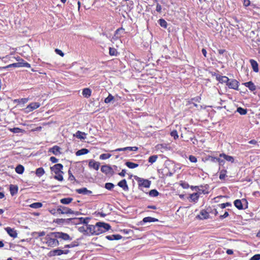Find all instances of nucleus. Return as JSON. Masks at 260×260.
<instances>
[{"label":"nucleus","instance_id":"nucleus-1","mask_svg":"<svg viewBox=\"0 0 260 260\" xmlns=\"http://www.w3.org/2000/svg\"><path fill=\"white\" fill-rule=\"evenodd\" d=\"M96 235H100L103 233L108 231L111 229V226L109 223L103 222H98L96 223Z\"/></svg>","mask_w":260,"mask_h":260},{"label":"nucleus","instance_id":"nucleus-2","mask_svg":"<svg viewBox=\"0 0 260 260\" xmlns=\"http://www.w3.org/2000/svg\"><path fill=\"white\" fill-rule=\"evenodd\" d=\"M57 238H54V236L51 235V233L48 234L45 239L46 240V244L48 246L54 247L59 245V243L57 240Z\"/></svg>","mask_w":260,"mask_h":260},{"label":"nucleus","instance_id":"nucleus-3","mask_svg":"<svg viewBox=\"0 0 260 260\" xmlns=\"http://www.w3.org/2000/svg\"><path fill=\"white\" fill-rule=\"evenodd\" d=\"M57 212H58V214H75L77 215L79 214V212L78 211L74 212L70 208L62 206H58L57 208Z\"/></svg>","mask_w":260,"mask_h":260},{"label":"nucleus","instance_id":"nucleus-4","mask_svg":"<svg viewBox=\"0 0 260 260\" xmlns=\"http://www.w3.org/2000/svg\"><path fill=\"white\" fill-rule=\"evenodd\" d=\"M51 235L54 236V238L61 239L65 241L72 240L69 235L62 232H52Z\"/></svg>","mask_w":260,"mask_h":260},{"label":"nucleus","instance_id":"nucleus-5","mask_svg":"<svg viewBox=\"0 0 260 260\" xmlns=\"http://www.w3.org/2000/svg\"><path fill=\"white\" fill-rule=\"evenodd\" d=\"M137 181L139 184V187H144L146 188H149L151 185V181L147 180L141 178H138Z\"/></svg>","mask_w":260,"mask_h":260},{"label":"nucleus","instance_id":"nucleus-6","mask_svg":"<svg viewBox=\"0 0 260 260\" xmlns=\"http://www.w3.org/2000/svg\"><path fill=\"white\" fill-rule=\"evenodd\" d=\"M40 104L38 102H34L29 104L24 109L26 113H29L33 110L38 108L40 106Z\"/></svg>","mask_w":260,"mask_h":260},{"label":"nucleus","instance_id":"nucleus-7","mask_svg":"<svg viewBox=\"0 0 260 260\" xmlns=\"http://www.w3.org/2000/svg\"><path fill=\"white\" fill-rule=\"evenodd\" d=\"M239 82L236 79H230L228 82L227 86L231 89L238 90Z\"/></svg>","mask_w":260,"mask_h":260},{"label":"nucleus","instance_id":"nucleus-8","mask_svg":"<svg viewBox=\"0 0 260 260\" xmlns=\"http://www.w3.org/2000/svg\"><path fill=\"white\" fill-rule=\"evenodd\" d=\"M101 170L106 175L111 174L112 175L114 174L113 168L109 165H106L102 166Z\"/></svg>","mask_w":260,"mask_h":260},{"label":"nucleus","instance_id":"nucleus-9","mask_svg":"<svg viewBox=\"0 0 260 260\" xmlns=\"http://www.w3.org/2000/svg\"><path fill=\"white\" fill-rule=\"evenodd\" d=\"M63 166L61 164H57L50 168L51 171L53 172L55 174H58L60 173L63 174L62 171Z\"/></svg>","mask_w":260,"mask_h":260},{"label":"nucleus","instance_id":"nucleus-10","mask_svg":"<svg viewBox=\"0 0 260 260\" xmlns=\"http://www.w3.org/2000/svg\"><path fill=\"white\" fill-rule=\"evenodd\" d=\"M209 214L205 210H202L200 211V214L196 216V218L201 220L209 218Z\"/></svg>","mask_w":260,"mask_h":260},{"label":"nucleus","instance_id":"nucleus-11","mask_svg":"<svg viewBox=\"0 0 260 260\" xmlns=\"http://www.w3.org/2000/svg\"><path fill=\"white\" fill-rule=\"evenodd\" d=\"M138 148L137 147H126L124 148H117L114 150L113 152H117V151H137Z\"/></svg>","mask_w":260,"mask_h":260},{"label":"nucleus","instance_id":"nucleus-12","mask_svg":"<svg viewBox=\"0 0 260 260\" xmlns=\"http://www.w3.org/2000/svg\"><path fill=\"white\" fill-rule=\"evenodd\" d=\"M100 166V163L95 161L93 159H90L89 161L88 166L90 168H93L95 170H98Z\"/></svg>","mask_w":260,"mask_h":260},{"label":"nucleus","instance_id":"nucleus-13","mask_svg":"<svg viewBox=\"0 0 260 260\" xmlns=\"http://www.w3.org/2000/svg\"><path fill=\"white\" fill-rule=\"evenodd\" d=\"M158 221V220L155 218L148 216L144 217L143 220L140 222V224L143 225L145 223L156 222Z\"/></svg>","mask_w":260,"mask_h":260},{"label":"nucleus","instance_id":"nucleus-14","mask_svg":"<svg viewBox=\"0 0 260 260\" xmlns=\"http://www.w3.org/2000/svg\"><path fill=\"white\" fill-rule=\"evenodd\" d=\"M5 230L10 237L14 238L17 237V233L14 229H12L10 227H7L5 228Z\"/></svg>","mask_w":260,"mask_h":260},{"label":"nucleus","instance_id":"nucleus-15","mask_svg":"<svg viewBox=\"0 0 260 260\" xmlns=\"http://www.w3.org/2000/svg\"><path fill=\"white\" fill-rule=\"evenodd\" d=\"M60 149L59 146L55 145L50 148L49 152H52L55 155H58L61 154Z\"/></svg>","mask_w":260,"mask_h":260},{"label":"nucleus","instance_id":"nucleus-16","mask_svg":"<svg viewBox=\"0 0 260 260\" xmlns=\"http://www.w3.org/2000/svg\"><path fill=\"white\" fill-rule=\"evenodd\" d=\"M76 192L79 194L90 195L92 193L91 190H88L86 187H83L76 190Z\"/></svg>","mask_w":260,"mask_h":260},{"label":"nucleus","instance_id":"nucleus-17","mask_svg":"<svg viewBox=\"0 0 260 260\" xmlns=\"http://www.w3.org/2000/svg\"><path fill=\"white\" fill-rule=\"evenodd\" d=\"M96 224L93 225H90V224H87L86 225V230H87V234L90 233L92 235H95L96 233L95 232L96 231Z\"/></svg>","mask_w":260,"mask_h":260},{"label":"nucleus","instance_id":"nucleus-18","mask_svg":"<svg viewBox=\"0 0 260 260\" xmlns=\"http://www.w3.org/2000/svg\"><path fill=\"white\" fill-rule=\"evenodd\" d=\"M216 79L217 81H218L221 83H226L227 85L228 81H229V79L226 76H222L219 75H217L216 76Z\"/></svg>","mask_w":260,"mask_h":260},{"label":"nucleus","instance_id":"nucleus-19","mask_svg":"<svg viewBox=\"0 0 260 260\" xmlns=\"http://www.w3.org/2000/svg\"><path fill=\"white\" fill-rule=\"evenodd\" d=\"M243 84L246 87L248 88V89L251 91H254L256 90V86L254 84L252 81H249L247 82L243 83Z\"/></svg>","mask_w":260,"mask_h":260},{"label":"nucleus","instance_id":"nucleus-20","mask_svg":"<svg viewBox=\"0 0 260 260\" xmlns=\"http://www.w3.org/2000/svg\"><path fill=\"white\" fill-rule=\"evenodd\" d=\"M117 185L121 187L124 191H127L128 190V187L125 179H123L119 181Z\"/></svg>","mask_w":260,"mask_h":260},{"label":"nucleus","instance_id":"nucleus-21","mask_svg":"<svg viewBox=\"0 0 260 260\" xmlns=\"http://www.w3.org/2000/svg\"><path fill=\"white\" fill-rule=\"evenodd\" d=\"M61 254H62V250L61 249H54L50 251L48 253L50 256L61 255Z\"/></svg>","mask_w":260,"mask_h":260},{"label":"nucleus","instance_id":"nucleus-22","mask_svg":"<svg viewBox=\"0 0 260 260\" xmlns=\"http://www.w3.org/2000/svg\"><path fill=\"white\" fill-rule=\"evenodd\" d=\"M250 62L254 72L257 73L258 72V65L257 62L254 59H250Z\"/></svg>","mask_w":260,"mask_h":260},{"label":"nucleus","instance_id":"nucleus-23","mask_svg":"<svg viewBox=\"0 0 260 260\" xmlns=\"http://www.w3.org/2000/svg\"><path fill=\"white\" fill-rule=\"evenodd\" d=\"M122 238V237L120 235H108L106 237V238L109 240H118L121 239Z\"/></svg>","mask_w":260,"mask_h":260},{"label":"nucleus","instance_id":"nucleus-24","mask_svg":"<svg viewBox=\"0 0 260 260\" xmlns=\"http://www.w3.org/2000/svg\"><path fill=\"white\" fill-rule=\"evenodd\" d=\"M219 156L220 157H223L224 159L228 161L231 162H234V158L233 156L228 155L224 153L220 154Z\"/></svg>","mask_w":260,"mask_h":260},{"label":"nucleus","instance_id":"nucleus-25","mask_svg":"<svg viewBox=\"0 0 260 260\" xmlns=\"http://www.w3.org/2000/svg\"><path fill=\"white\" fill-rule=\"evenodd\" d=\"M18 186L15 185H10V191L11 194L13 196L16 194L18 192Z\"/></svg>","mask_w":260,"mask_h":260},{"label":"nucleus","instance_id":"nucleus-26","mask_svg":"<svg viewBox=\"0 0 260 260\" xmlns=\"http://www.w3.org/2000/svg\"><path fill=\"white\" fill-rule=\"evenodd\" d=\"M91 94V90L88 88H86L83 89L82 95L86 98H88L90 96Z\"/></svg>","mask_w":260,"mask_h":260},{"label":"nucleus","instance_id":"nucleus-27","mask_svg":"<svg viewBox=\"0 0 260 260\" xmlns=\"http://www.w3.org/2000/svg\"><path fill=\"white\" fill-rule=\"evenodd\" d=\"M71 220V218L69 219H62V218H58L56 219L54 222L58 224H63V223H69V221Z\"/></svg>","mask_w":260,"mask_h":260},{"label":"nucleus","instance_id":"nucleus-28","mask_svg":"<svg viewBox=\"0 0 260 260\" xmlns=\"http://www.w3.org/2000/svg\"><path fill=\"white\" fill-rule=\"evenodd\" d=\"M234 204L239 210H242L243 209V205L240 200H236L234 202Z\"/></svg>","mask_w":260,"mask_h":260},{"label":"nucleus","instance_id":"nucleus-29","mask_svg":"<svg viewBox=\"0 0 260 260\" xmlns=\"http://www.w3.org/2000/svg\"><path fill=\"white\" fill-rule=\"evenodd\" d=\"M89 152V151L87 149L82 148L80 150H78L76 152V155L77 156H80V155H82L83 154H86L88 153Z\"/></svg>","mask_w":260,"mask_h":260},{"label":"nucleus","instance_id":"nucleus-30","mask_svg":"<svg viewBox=\"0 0 260 260\" xmlns=\"http://www.w3.org/2000/svg\"><path fill=\"white\" fill-rule=\"evenodd\" d=\"M199 198V194L198 192L193 193L189 196L190 199L194 202H197L198 201Z\"/></svg>","mask_w":260,"mask_h":260},{"label":"nucleus","instance_id":"nucleus-31","mask_svg":"<svg viewBox=\"0 0 260 260\" xmlns=\"http://www.w3.org/2000/svg\"><path fill=\"white\" fill-rule=\"evenodd\" d=\"M24 171V167L21 165H18L15 168V171L19 174H22Z\"/></svg>","mask_w":260,"mask_h":260},{"label":"nucleus","instance_id":"nucleus-32","mask_svg":"<svg viewBox=\"0 0 260 260\" xmlns=\"http://www.w3.org/2000/svg\"><path fill=\"white\" fill-rule=\"evenodd\" d=\"M85 133L81 132L78 131L74 135V136L76 137L78 139H80V140H84L85 139V137H84L83 136H85Z\"/></svg>","mask_w":260,"mask_h":260},{"label":"nucleus","instance_id":"nucleus-33","mask_svg":"<svg viewBox=\"0 0 260 260\" xmlns=\"http://www.w3.org/2000/svg\"><path fill=\"white\" fill-rule=\"evenodd\" d=\"M158 23L160 25V26L164 28H167L168 26L167 22L164 19L161 18L158 20Z\"/></svg>","mask_w":260,"mask_h":260},{"label":"nucleus","instance_id":"nucleus-34","mask_svg":"<svg viewBox=\"0 0 260 260\" xmlns=\"http://www.w3.org/2000/svg\"><path fill=\"white\" fill-rule=\"evenodd\" d=\"M73 198H66L61 199L60 200V202L62 204L68 205L72 202L73 201Z\"/></svg>","mask_w":260,"mask_h":260},{"label":"nucleus","instance_id":"nucleus-35","mask_svg":"<svg viewBox=\"0 0 260 260\" xmlns=\"http://www.w3.org/2000/svg\"><path fill=\"white\" fill-rule=\"evenodd\" d=\"M125 165L129 169H134L139 166V164L131 161H126Z\"/></svg>","mask_w":260,"mask_h":260},{"label":"nucleus","instance_id":"nucleus-36","mask_svg":"<svg viewBox=\"0 0 260 260\" xmlns=\"http://www.w3.org/2000/svg\"><path fill=\"white\" fill-rule=\"evenodd\" d=\"M90 219V218L89 217H86V218L80 217V218H78V220L79 221V222H80V223H83V224H86V225L88 224V223L89 222V221Z\"/></svg>","mask_w":260,"mask_h":260},{"label":"nucleus","instance_id":"nucleus-37","mask_svg":"<svg viewBox=\"0 0 260 260\" xmlns=\"http://www.w3.org/2000/svg\"><path fill=\"white\" fill-rule=\"evenodd\" d=\"M45 173V171L43 168H39L36 170V174L38 177H41Z\"/></svg>","mask_w":260,"mask_h":260},{"label":"nucleus","instance_id":"nucleus-38","mask_svg":"<svg viewBox=\"0 0 260 260\" xmlns=\"http://www.w3.org/2000/svg\"><path fill=\"white\" fill-rule=\"evenodd\" d=\"M114 100V97L111 93H109L108 96L105 99L104 102L106 104H109L113 102Z\"/></svg>","mask_w":260,"mask_h":260},{"label":"nucleus","instance_id":"nucleus-39","mask_svg":"<svg viewBox=\"0 0 260 260\" xmlns=\"http://www.w3.org/2000/svg\"><path fill=\"white\" fill-rule=\"evenodd\" d=\"M18 64L19 68L20 67H26V68H30V64L27 62H25L24 60L23 61H19L18 62Z\"/></svg>","mask_w":260,"mask_h":260},{"label":"nucleus","instance_id":"nucleus-40","mask_svg":"<svg viewBox=\"0 0 260 260\" xmlns=\"http://www.w3.org/2000/svg\"><path fill=\"white\" fill-rule=\"evenodd\" d=\"M148 194L151 197H156L158 196L159 192L156 189H152L148 192Z\"/></svg>","mask_w":260,"mask_h":260},{"label":"nucleus","instance_id":"nucleus-41","mask_svg":"<svg viewBox=\"0 0 260 260\" xmlns=\"http://www.w3.org/2000/svg\"><path fill=\"white\" fill-rule=\"evenodd\" d=\"M43 206V204L42 203L40 202H36L34 203L29 205V207L34 208V209H38L42 207Z\"/></svg>","mask_w":260,"mask_h":260},{"label":"nucleus","instance_id":"nucleus-42","mask_svg":"<svg viewBox=\"0 0 260 260\" xmlns=\"http://www.w3.org/2000/svg\"><path fill=\"white\" fill-rule=\"evenodd\" d=\"M109 49L110 55L115 56H117L118 53L115 48H112V47H109Z\"/></svg>","mask_w":260,"mask_h":260},{"label":"nucleus","instance_id":"nucleus-43","mask_svg":"<svg viewBox=\"0 0 260 260\" xmlns=\"http://www.w3.org/2000/svg\"><path fill=\"white\" fill-rule=\"evenodd\" d=\"M237 112H238L240 115H244L247 114V110L246 109H244L242 107H238L237 109Z\"/></svg>","mask_w":260,"mask_h":260},{"label":"nucleus","instance_id":"nucleus-44","mask_svg":"<svg viewBox=\"0 0 260 260\" xmlns=\"http://www.w3.org/2000/svg\"><path fill=\"white\" fill-rule=\"evenodd\" d=\"M218 207L221 209H224L226 207H231L232 206V204L229 202H226L225 203L219 204L218 205Z\"/></svg>","mask_w":260,"mask_h":260},{"label":"nucleus","instance_id":"nucleus-45","mask_svg":"<svg viewBox=\"0 0 260 260\" xmlns=\"http://www.w3.org/2000/svg\"><path fill=\"white\" fill-rule=\"evenodd\" d=\"M157 157H158L156 155H153L150 156L148 158L149 162H150L151 164L154 163V162L156 161Z\"/></svg>","mask_w":260,"mask_h":260},{"label":"nucleus","instance_id":"nucleus-46","mask_svg":"<svg viewBox=\"0 0 260 260\" xmlns=\"http://www.w3.org/2000/svg\"><path fill=\"white\" fill-rule=\"evenodd\" d=\"M226 171L225 170H222L219 174V178L220 180H223L226 176Z\"/></svg>","mask_w":260,"mask_h":260},{"label":"nucleus","instance_id":"nucleus-47","mask_svg":"<svg viewBox=\"0 0 260 260\" xmlns=\"http://www.w3.org/2000/svg\"><path fill=\"white\" fill-rule=\"evenodd\" d=\"M111 156V155L109 153H103L101 155H100V158L101 159L104 160L110 158Z\"/></svg>","mask_w":260,"mask_h":260},{"label":"nucleus","instance_id":"nucleus-48","mask_svg":"<svg viewBox=\"0 0 260 260\" xmlns=\"http://www.w3.org/2000/svg\"><path fill=\"white\" fill-rule=\"evenodd\" d=\"M62 174H61V173L56 174V175L54 176V178L58 181H62L63 180Z\"/></svg>","mask_w":260,"mask_h":260},{"label":"nucleus","instance_id":"nucleus-49","mask_svg":"<svg viewBox=\"0 0 260 260\" xmlns=\"http://www.w3.org/2000/svg\"><path fill=\"white\" fill-rule=\"evenodd\" d=\"M114 187V185L112 183H106L105 185V187L109 190H112Z\"/></svg>","mask_w":260,"mask_h":260},{"label":"nucleus","instance_id":"nucleus-50","mask_svg":"<svg viewBox=\"0 0 260 260\" xmlns=\"http://www.w3.org/2000/svg\"><path fill=\"white\" fill-rule=\"evenodd\" d=\"M28 101V99L27 98H22L21 99L17 100L16 101L18 102V103L21 104H24L26 103Z\"/></svg>","mask_w":260,"mask_h":260},{"label":"nucleus","instance_id":"nucleus-51","mask_svg":"<svg viewBox=\"0 0 260 260\" xmlns=\"http://www.w3.org/2000/svg\"><path fill=\"white\" fill-rule=\"evenodd\" d=\"M171 136L173 137L175 140L178 138V135L176 130H174L171 132Z\"/></svg>","mask_w":260,"mask_h":260},{"label":"nucleus","instance_id":"nucleus-52","mask_svg":"<svg viewBox=\"0 0 260 260\" xmlns=\"http://www.w3.org/2000/svg\"><path fill=\"white\" fill-rule=\"evenodd\" d=\"M78 231L80 233H86L87 234V230H86V228H85L84 226H80L78 228Z\"/></svg>","mask_w":260,"mask_h":260},{"label":"nucleus","instance_id":"nucleus-53","mask_svg":"<svg viewBox=\"0 0 260 260\" xmlns=\"http://www.w3.org/2000/svg\"><path fill=\"white\" fill-rule=\"evenodd\" d=\"M68 174H69V179L70 181H74L75 180V177L74 176V175L72 174L71 171L70 170L68 171Z\"/></svg>","mask_w":260,"mask_h":260},{"label":"nucleus","instance_id":"nucleus-54","mask_svg":"<svg viewBox=\"0 0 260 260\" xmlns=\"http://www.w3.org/2000/svg\"><path fill=\"white\" fill-rule=\"evenodd\" d=\"M78 245V244H76L75 242L72 243L70 244H67L64 246V248H73Z\"/></svg>","mask_w":260,"mask_h":260},{"label":"nucleus","instance_id":"nucleus-55","mask_svg":"<svg viewBox=\"0 0 260 260\" xmlns=\"http://www.w3.org/2000/svg\"><path fill=\"white\" fill-rule=\"evenodd\" d=\"M260 259V254H256L252 256L250 260H259Z\"/></svg>","mask_w":260,"mask_h":260},{"label":"nucleus","instance_id":"nucleus-56","mask_svg":"<svg viewBox=\"0 0 260 260\" xmlns=\"http://www.w3.org/2000/svg\"><path fill=\"white\" fill-rule=\"evenodd\" d=\"M189 160L192 162H196L197 161V158L193 155H190L189 156Z\"/></svg>","mask_w":260,"mask_h":260},{"label":"nucleus","instance_id":"nucleus-57","mask_svg":"<svg viewBox=\"0 0 260 260\" xmlns=\"http://www.w3.org/2000/svg\"><path fill=\"white\" fill-rule=\"evenodd\" d=\"M11 131L13 132L14 133H19L21 132V129L18 127H14L13 128L11 129Z\"/></svg>","mask_w":260,"mask_h":260},{"label":"nucleus","instance_id":"nucleus-58","mask_svg":"<svg viewBox=\"0 0 260 260\" xmlns=\"http://www.w3.org/2000/svg\"><path fill=\"white\" fill-rule=\"evenodd\" d=\"M161 9H162V8H161V5L158 3H157L156 7V11L159 13H160L161 12Z\"/></svg>","mask_w":260,"mask_h":260},{"label":"nucleus","instance_id":"nucleus-59","mask_svg":"<svg viewBox=\"0 0 260 260\" xmlns=\"http://www.w3.org/2000/svg\"><path fill=\"white\" fill-rule=\"evenodd\" d=\"M229 215V213L227 211H225L223 215H221L219 216L220 219H223L226 217H227Z\"/></svg>","mask_w":260,"mask_h":260},{"label":"nucleus","instance_id":"nucleus-60","mask_svg":"<svg viewBox=\"0 0 260 260\" xmlns=\"http://www.w3.org/2000/svg\"><path fill=\"white\" fill-rule=\"evenodd\" d=\"M181 186L184 189H187L189 187V184L186 182H182L181 183Z\"/></svg>","mask_w":260,"mask_h":260},{"label":"nucleus","instance_id":"nucleus-61","mask_svg":"<svg viewBox=\"0 0 260 260\" xmlns=\"http://www.w3.org/2000/svg\"><path fill=\"white\" fill-rule=\"evenodd\" d=\"M55 52H56L57 54H58V55H60L61 56H62H62H64V53L62 52V51L61 50H59V49H56L55 50Z\"/></svg>","mask_w":260,"mask_h":260},{"label":"nucleus","instance_id":"nucleus-62","mask_svg":"<svg viewBox=\"0 0 260 260\" xmlns=\"http://www.w3.org/2000/svg\"><path fill=\"white\" fill-rule=\"evenodd\" d=\"M50 160L52 162V163H56L58 162V159L56 158V157H54V156H51L50 157Z\"/></svg>","mask_w":260,"mask_h":260},{"label":"nucleus","instance_id":"nucleus-63","mask_svg":"<svg viewBox=\"0 0 260 260\" xmlns=\"http://www.w3.org/2000/svg\"><path fill=\"white\" fill-rule=\"evenodd\" d=\"M250 2L249 0H243V5L245 7H248L250 5Z\"/></svg>","mask_w":260,"mask_h":260},{"label":"nucleus","instance_id":"nucleus-64","mask_svg":"<svg viewBox=\"0 0 260 260\" xmlns=\"http://www.w3.org/2000/svg\"><path fill=\"white\" fill-rule=\"evenodd\" d=\"M218 158H219L218 157L211 156L210 160L212 162H218Z\"/></svg>","mask_w":260,"mask_h":260}]
</instances>
